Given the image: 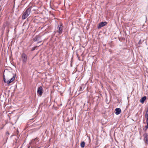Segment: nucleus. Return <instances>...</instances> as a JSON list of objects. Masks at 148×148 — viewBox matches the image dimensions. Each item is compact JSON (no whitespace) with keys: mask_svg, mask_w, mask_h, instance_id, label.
Returning a JSON list of instances; mask_svg holds the SVG:
<instances>
[{"mask_svg":"<svg viewBox=\"0 0 148 148\" xmlns=\"http://www.w3.org/2000/svg\"><path fill=\"white\" fill-rule=\"evenodd\" d=\"M58 32L60 34H61L62 33L63 30V26L62 24H61L58 27Z\"/></svg>","mask_w":148,"mask_h":148,"instance_id":"6","label":"nucleus"},{"mask_svg":"<svg viewBox=\"0 0 148 148\" xmlns=\"http://www.w3.org/2000/svg\"><path fill=\"white\" fill-rule=\"evenodd\" d=\"M85 142L84 141L82 142L81 143V144H80L81 147L82 148H84L85 146Z\"/></svg>","mask_w":148,"mask_h":148,"instance_id":"12","label":"nucleus"},{"mask_svg":"<svg viewBox=\"0 0 148 148\" xmlns=\"http://www.w3.org/2000/svg\"><path fill=\"white\" fill-rule=\"evenodd\" d=\"M147 119L146 123L147 124H148V118H145Z\"/></svg>","mask_w":148,"mask_h":148,"instance_id":"18","label":"nucleus"},{"mask_svg":"<svg viewBox=\"0 0 148 148\" xmlns=\"http://www.w3.org/2000/svg\"><path fill=\"white\" fill-rule=\"evenodd\" d=\"M37 47V46H36L33 47L32 49V51H33L34 50L36 49V48Z\"/></svg>","mask_w":148,"mask_h":148,"instance_id":"14","label":"nucleus"},{"mask_svg":"<svg viewBox=\"0 0 148 148\" xmlns=\"http://www.w3.org/2000/svg\"><path fill=\"white\" fill-rule=\"evenodd\" d=\"M3 80H4V82L5 83H7V81H6V79H5V78L4 77H3Z\"/></svg>","mask_w":148,"mask_h":148,"instance_id":"16","label":"nucleus"},{"mask_svg":"<svg viewBox=\"0 0 148 148\" xmlns=\"http://www.w3.org/2000/svg\"><path fill=\"white\" fill-rule=\"evenodd\" d=\"M37 93L40 96L42 95L43 93V88L42 86H40L38 88Z\"/></svg>","mask_w":148,"mask_h":148,"instance_id":"4","label":"nucleus"},{"mask_svg":"<svg viewBox=\"0 0 148 148\" xmlns=\"http://www.w3.org/2000/svg\"><path fill=\"white\" fill-rule=\"evenodd\" d=\"M3 80H4V82L5 83H7V81H6V79H5V78L4 77H3Z\"/></svg>","mask_w":148,"mask_h":148,"instance_id":"17","label":"nucleus"},{"mask_svg":"<svg viewBox=\"0 0 148 148\" xmlns=\"http://www.w3.org/2000/svg\"><path fill=\"white\" fill-rule=\"evenodd\" d=\"M3 127H0V129H3Z\"/></svg>","mask_w":148,"mask_h":148,"instance_id":"20","label":"nucleus"},{"mask_svg":"<svg viewBox=\"0 0 148 148\" xmlns=\"http://www.w3.org/2000/svg\"><path fill=\"white\" fill-rule=\"evenodd\" d=\"M145 118H148V109L147 110V111H146V114H145Z\"/></svg>","mask_w":148,"mask_h":148,"instance_id":"13","label":"nucleus"},{"mask_svg":"<svg viewBox=\"0 0 148 148\" xmlns=\"http://www.w3.org/2000/svg\"><path fill=\"white\" fill-rule=\"evenodd\" d=\"M40 38V36L39 35L36 36L35 37H34L33 38L34 41H36L38 40L39 38Z\"/></svg>","mask_w":148,"mask_h":148,"instance_id":"10","label":"nucleus"},{"mask_svg":"<svg viewBox=\"0 0 148 148\" xmlns=\"http://www.w3.org/2000/svg\"><path fill=\"white\" fill-rule=\"evenodd\" d=\"M115 114L116 115L119 114L121 112V109L120 108H116L115 109Z\"/></svg>","mask_w":148,"mask_h":148,"instance_id":"9","label":"nucleus"},{"mask_svg":"<svg viewBox=\"0 0 148 148\" xmlns=\"http://www.w3.org/2000/svg\"><path fill=\"white\" fill-rule=\"evenodd\" d=\"M145 143L148 144V134L145 133L143 134Z\"/></svg>","mask_w":148,"mask_h":148,"instance_id":"7","label":"nucleus"},{"mask_svg":"<svg viewBox=\"0 0 148 148\" xmlns=\"http://www.w3.org/2000/svg\"><path fill=\"white\" fill-rule=\"evenodd\" d=\"M21 58L23 63L25 64L26 63L27 60V57L25 53H23L22 54L21 56Z\"/></svg>","mask_w":148,"mask_h":148,"instance_id":"2","label":"nucleus"},{"mask_svg":"<svg viewBox=\"0 0 148 148\" xmlns=\"http://www.w3.org/2000/svg\"><path fill=\"white\" fill-rule=\"evenodd\" d=\"M38 141V138H36L34 140H32L31 143L32 145H33L34 146L38 147L39 144Z\"/></svg>","mask_w":148,"mask_h":148,"instance_id":"3","label":"nucleus"},{"mask_svg":"<svg viewBox=\"0 0 148 148\" xmlns=\"http://www.w3.org/2000/svg\"><path fill=\"white\" fill-rule=\"evenodd\" d=\"M82 86H80L79 88V91H82Z\"/></svg>","mask_w":148,"mask_h":148,"instance_id":"15","label":"nucleus"},{"mask_svg":"<svg viewBox=\"0 0 148 148\" xmlns=\"http://www.w3.org/2000/svg\"><path fill=\"white\" fill-rule=\"evenodd\" d=\"M146 97L145 96H144L141 98V99L140 100V102L141 103H143L144 102V101L146 100Z\"/></svg>","mask_w":148,"mask_h":148,"instance_id":"11","label":"nucleus"},{"mask_svg":"<svg viewBox=\"0 0 148 148\" xmlns=\"http://www.w3.org/2000/svg\"><path fill=\"white\" fill-rule=\"evenodd\" d=\"M145 127L146 128V130H147L148 128V124H147V125Z\"/></svg>","mask_w":148,"mask_h":148,"instance_id":"19","label":"nucleus"},{"mask_svg":"<svg viewBox=\"0 0 148 148\" xmlns=\"http://www.w3.org/2000/svg\"><path fill=\"white\" fill-rule=\"evenodd\" d=\"M16 77V75H14L10 80L7 81V84H10L15 79Z\"/></svg>","mask_w":148,"mask_h":148,"instance_id":"8","label":"nucleus"},{"mask_svg":"<svg viewBox=\"0 0 148 148\" xmlns=\"http://www.w3.org/2000/svg\"><path fill=\"white\" fill-rule=\"evenodd\" d=\"M107 24V23L106 22H102L99 24V26L98 27V29H100L102 27L106 25Z\"/></svg>","mask_w":148,"mask_h":148,"instance_id":"5","label":"nucleus"},{"mask_svg":"<svg viewBox=\"0 0 148 148\" xmlns=\"http://www.w3.org/2000/svg\"><path fill=\"white\" fill-rule=\"evenodd\" d=\"M31 8L29 7L25 10L23 13V14L22 17V19H25L30 14L31 11Z\"/></svg>","mask_w":148,"mask_h":148,"instance_id":"1","label":"nucleus"}]
</instances>
